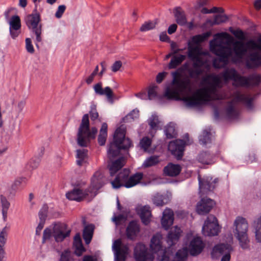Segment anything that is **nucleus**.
<instances>
[{
  "label": "nucleus",
  "instance_id": "obj_1",
  "mask_svg": "<svg viewBox=\"0 0 261 261\" xmlns=\"http://www.w3.org/2000/svg\"><path fill=\"white\" fill-rule=\"evenodd\" d=\"M125 130L119 127L115 132L113 141L111 142L108 149V157L110 160L108 163L110 174L114 176L125 165V158L123 156L112 161L115 157L119 155L121 150H127L132 145L130 140L125 138Z\"/></svg>",
  "mask_w": 261,
  "mask_h": 261
},
{
  "label": "nucleus",
  "instance_id": "obj_2",
  "mask_svg": "<svg viewBox=\"0 0 261 261\" xmlns=\"http://www.w3.org/2000/svg\"><path fill=\"white\" fill-rule=\"evenodd\" d=\"M106 178L103 173L96 171L91 178L90 186L83 190L79 188H75L67 192L66 196L71 200L81 201L84 199L91 200L97 194V191L105 184Z\"/></svg>",
  "mask_w": 261,
  "mask_h": 261
},
{
  "label": "nucleus",
  "instance_id": "obj_3",
  "mask_svg": "<svg viewBox=\"0 0 261 261\" xmlns=\"http://www.w3.org/2000/svg\"><path fill=\"white\" fill-rule=\"evenodd\" d=\"M162 236L156 233L151 240L150 247L154 253H157L161 261H169V256L165 248L162 245ZM187 254L186 249L179 250L176 253L174 260L172 261H184Z\"/></svg>",
  "mask_w": 261,
  "mask_h": 261
},
{
  "label": "nucleus",
  "instance_id": "obj_4",
  "mask_svg": "<svg viewBox=\"0 0 261 261\" xmlns=\"http://www.w3.org/2000/svg\"><path fill=\"white\" fill-rule=\"evenodd\" d=\"M97 129L95 127H90L89 115L86 114L82 117L77 135V143L81 147H87L91 141L95 138Z\"/></svg>",
  "mask_w": 261,
  "mask_h": 261
},
{
  "label": "nucleus",
  "instance_id": "obj_5",
  "mask_svg": "<svg viewBox=\"0 0 261 261\" xmlns=\"http://www.w3.org/2000/svg\"><path fill=\"white\" fill-rule=\"evenodd\" d=\"M203 55L201 48L198 46H194L188 43V56L192 61V67L194 69H190L189 72L191 76L200 75L203 72L202 67L206 64V61L200 56Z\"/></svg>",
  "mask_w": 261,
  "mask_h": 261
},
{
  "label": "nucleus",
  "instance_id": "obj_6",
  "mask_svg": "<svg viewBox=\"0 0 261 261\" xmlns=\"http://www.w3.org/2000/svg\"><path fill=\"white\" fill-rule=\"evenodd\" d=\"M222 99L221 95L216 94L212 95L205 91H202V89L198 91L192 96H185L182 100L188 107H195L206 104L213 100Z\"/></svg>",
  "mask_w": 261,
  "mask_h": 261
},
{
  "label": "nucleus",
  "instance_id": "obj_7",
  "mask_svg": "<svg viewBox=\"0 0 261 261\" xmlns=\"http://www.w3.org/2000/svg\"><path fill=\"white\" fill-rule=\"evenodd\" d=\"M224 239L225 243L218 244L214 246L211 253L213 259H218L222 256L221 261H230V253L233 251L232 246L233 244V237L230 233L227 234Z\"/></svg>",
  "mask_w": 261,
  "mask_h": 261
},
{
  "label": "nucleus",
  "instance_id": "obj_8",
  "mask_svg": "<svg viewBox=\"0 0 261 261\" xmlns=\"http://www.w3.org/2000/svg\"><path fill=\"white\" fill-rule=\"evenodd\" d=\"M248 48L261 50V38L258 39L257 43L252 40L246 43L243 41H235L233 43L232 50L236 60L241 61L247 54Z\"/></svg>",
  "mask_w": 261,
  "mask_h": 261
},
{
  "label": "nucleus",
  "instance_id": "obj_9",
  "mask_svg": "<svg viewBox=\"0 0 261 261\" xmlns=\"http://www.w3.org/2000/svg\"><path fill=\"white\" fill-rule=\"evenodd\" d=\"M41 20L40 13L37 11V6L32 14L28 15L25 18L26 24L29 29H31L36 35V45L37 43L42 40L41 37L42 32V25L39 24Z\"/></svg>",
  "mask_w": 261,
  "mask_h": 261
},
{
  "label": "nucleus",
  "instance_id": "obj_10",
  "mask_svg": "<svg viewBox=\"0 0 261 261\" xmlns=\"http://www.w3.org/2000/svg\"><path fill=\"white\" fill-rule=\"evenodd\" d=\"M215 38L210 42V48L212 52L219 57L221 62H226L231 56V48L224 46L221 43H217Z\"/></svg>",
  "mask_w": 261,
  "mask_h": 261
},
{
  "label": "nucleus",
  "instance_id": "obj_11",
  "mask_svg": "<svg viewBox=\"0 0 261 261\" xmlns=\"http://www.w3.org/2000/svg\"><path fill=\"white\" fill-rule=\"evenodd\" d=\"M205 247V243L200 237H194L190 241L188 248H183L181 250L186 249L187 251H189L191 255L196 256L199 255L203 250ZM188 255V254H187ZM187 256H186L184 261L186 260Z\"/></svg>",
  "mask_w": 261,
  "mask_h": 261
},
{
  "label": "nucleus",
  "instance_id": "obj_12",
  "mask_svg": "<svg viewBox=\"0 0 261 261\" xmlns=\"http://www.w3.org/2000/svg\"><path fill=\"white\" fill-rule=\"evenodd\" d=\"M198 178L199 194L201 197L209 192L212 191L215 188L216 184L218 181V179L215 178L213 180V178L211 176H204L201 178L200 175H199Z\"/></svg>",
  "mask_w": 261,
  "mask_h": 261
},
{
  "label": "nucleus",
  "instance_id": "obj_13",
  "mask_svg": "<svg viewBox=\"0 0 261 261\" xmlns=\"http://www.w3.org/2000/svg\"><path fill=\"white\" fill-rule=\"evenodd\" d=\"M203 82L206 86L202 88V91H205L212 95L217 94V89L220 87L221 83L220 77L215 74H210L204 79Z\"/></svg>",
  "mask_w": 261,
  "mask_h": 261
},
{
  "label": "nucleus",
  "instance_id": "obj_14",
  "mask_svg": "<svg viewBox=\"0 0 261 261\" xmlns=\"http://www.w3.org/2000/svg\"><path fill=\"white\" fill-rule=\"evenodd\" d=\"M112 250L114 252L115 258L117 260L124 261L128 254V247L122 243L120 239H117L113 242Z\"/></svg>",
  "mask_w": 261,
  "mask_h": 261
},
{
  "label": "nucleus",
  "instance_id": "obj_15",
  "mask_svg": "<svg viewBox=\"0 0 261 261\" xmlns=\"http://www.w3.org/2000/svg\"><path fill=\"white\" fill-rule=\"evenodd\" d=\"M134 254L137 261H152L154 258L153 254L149 253L146 246L142 243L137 244Z\"/></svg>",
  "mask_w": 261,
  "mask_h": 261
},
{
  "label": "nucleus",
  "instance_id": "obj_16",
  "mask_svg": "<svg viewBox=\"0 0 261 261\" xmlns=\"http://www.w3.org/2000/svg\"><path fill=\"white\" fill-rule=\"evenodd\" d=\"M185 142L180 139L171 141L168 145V150L177 160H180L184 154Z\"/></svg>",
  "mask_w": 261,
  "mask_h": 261
},
{
  "label": "nucleus",
  "instance_id": "obj_17",
  "mask_svg": "<svg viewBox=\"0 0 261 261\" xmlns=\"http://www.w3.org/2000/svg\"><path fill=\"white\" fill-rule=\"evenodd\" d=\"M136 211L142 223L145 226L149 225L152 218L150 207L147 205L141 206L138 207Z\"/></svg>",
  "mask_w": 261,
  "mask_h": 261
},
{
  "label": "nucleus",
  "instance_id": "obj_18",
  "mask_svg": "<svg viewBox=\"0 0 261 261\" xmlns=\"http://www.w3.org/2000/svg\"><path fill=\"white\" fill-rule=\"evenodd\" d=\"M215 203L214 201L207 197L201 198L196 206L197 212L200 215L208 213L213 207Z\"/></svg>",
  "mask_w": 261,
  "mask_h": 261
},
{
  "label": "nucleus",
  "instance_id": "obj_19",
  "mask_svg": "<svg viewBox=\"0 0 261 261\" xmlns=\"http://www.w3.org/2000/svg\"><path fill=\"white\" fill-rule=\"evenodd\" d=\"M94 91L96 95H105L109 102L111 103H113L114 94L110 87H106L102 88V84L101 82H99L93 86Z\"/></svg>",
  "mask_w": 261,
  "mask_h": 261
},
{
  "label": "nucleus",
  "instance_id": "obj_20",
  "mask_svg": "<svg viewBox=\"0 0 261 261\" xmlns=\"http://www.w3.org/2000/svg\"><path fill=\"white\" fill-rule=\"evenodd\" d=\"M9 32L11 37L16 39L20 34L21 29V20L18 15H13L9 21Z\"/></svg>",
  "mask_w": 261,
  "mask_h": 261
},
{
  "label": "nucleus",
  "instance_id": "obj_21",
  "mask_svg": "<svg viewBox=\"0 0 261 261\" xmlns=\"http://www.w3.org/2000/svg\"><path fill=\"white\" fill-rule=\"evenodd\" d=\"M130 174V170L128 169H123L116 176L115 179L111 181V184L113 188L119 189L120 187H124L125 182L128 179V176Z\"/></svg>",
  "mask_w": 261,
  "mask_h": 261
},
{
  "label": "nucleus",
  "instance_id": "obj_22",
  "mask_svg": "<svg viewBox=\"0 0 261 261\" xmlns=\"http://www.w3.org/2000/svg\"><path fill=\"white\" fill-rule=\"evenodd\" d=\"M174 213L170 208H166L163 212L161 224L163 228H169L173 223Z\"/></svg>",
  "mask_w": 261,
  "mask_h": 261
},
{
  "label": "nucleus",
  "instance_id": "obj_23",
  "mask_svg": "<svg viewBox=\"0 0 261 261\" xmlns=\"http://www.w3.org/2000/svg\"><path fill=\"white\" fill-rule=\"evenodd\" d=\"M234 233L236 238L239 242V244L243 249H248L250 247V241L247 234L246 229L240 231L239 229H235Z\"/></svg>",
  "mask_w": 261,
  "mask_h": 261
},
{
  "label": "nucleus",
  "instance_id": "obj_24",
  "mask_svg": "<svg viewBox=\"0 0 261 261\" xmlns=\"http://www.w3.org/2000/svg\"><path fill=\"white\" fill-rule=\"evenodd\" d=\"M249 60L246 63V66L250 69L261 66V55L257 52L252 53L249 56Z\"/></svg>",
  "mask_w": 261,
  "mask_h": 261
},
{
  "label": "nucleus",
  "instance_id": "obj_25",
  "mask_svg": "<svg viewBox=\"0 0 261 261\" xmlns=\"http://www.w3.org/2000/svg\"><path fill=\"white\" fill-rule=\"evenodd\" d=\"M198 161L203 164H212L215 162V155L209 151H202L199 154Z\"/></svg>",
  "mask_w": 261,
  "mask_h": 261
},
{
  "label": "nucleus",
  "instance_id": "obj_26",
  "mask_svg": "<svg viewBox=\"0 0 261 261\" xmlns=\"http://www.w3.org/2000/svg\"><path fill=\"white\" fill-rule=\"evenodd\" d=\"M143 177V174L141 172H137L131 176L129 175L128 179L124 187L126 188L133 187L139 184Z\"/></svg>",
  "mask_w": 261,
  "mask_h": 261
},
{
  "label": "nucleus",
  "instance_id": "obj_27",
  "mask_svg": "<svg viewBox=\"0 0 261 261\" xmlns=\"http://www.w3.org/2000/svg\"><path fill=\"white\" fill-rule=\"evenodd\" d=\"M181 171V167L178 165L173 164L172 163L168 164L164 168V173L166 175L169 176H176L178 175Z\"/></svg>",
  "mask_w": 261,
  "mask_h": 261
},
{
  "label": "nucleus",
  "instance_id": "obj_28",
  "mask_svg": "<svg viewBox=\"0 0 261 261\" xmlns=\"http://www.w3.org/2000/svg\"><path fill=\"white\" fill-rule=\"evenodd\" d=\"M176 22L181 26L185 25L187 23V19L185 12L180 7H177L173 10Z\"/></svg>",
  "mask_w": 261,
  "mask_h": 261
},
{
  "label": "nucleus",
  "instance_id": "obj_29",
  "mask_svg": "<svg viewBox=\"0 0 261 261\" xmlns=\"http://www.w3.org/2000/svg\"><path fill=\"white\" fill-rule=\"evenodd\" d=\"M234 97L237 101L244 103L248 108L251 109L252 108V98L246 96L244 94H242L239 91L234 92Z\"/></svg>",
  "mask_w": 261,
  "mask_h": 261
},
{
  "label": "nucleus",
  "instance_id": "obj_30",
  "mask_svg": "<svg viewBox=\"0 0 261 261\" xmlns=\"http://www.w3.org/2000/svg\"><path fill=\"white\" fill-rule=\"evenodd\" d=\"M187 56L185 55L179 54L174 55L168 64L170 69H175L186 59Z\"/></svg>",
  "mask_w": 261,
  "mask_h": 261
},
{
  "label": "nucleus",
  "instance_id": "obj_31",
  "mask_svg": "<svg viewBox=\"0 0 261 261\" xmlns=\"http://www.w3.org/2000/svg\"><path fill=\"white\" fill-rule=\"evenodd\" d=\"M232 85L236 87H249L251 86V84L247 76H242L238 73Z\"/></svg>",
  "mask_w": 261,
  "mask_h": 261
},
{
  "label": "nucleus",
  "instance_id": "obj_32",
  "mask_svg": "<svg viewBox=\"0 0 261 261\" xmlns=\"http://www.w3.org/2000/svg\"><path fill=\"white\" fill-rule=\"evenodd\" d=\"M211 35V32H207L202 34L195 35L191 38L188 43H190L192 45H198L206 40Z\"/></svg>",
  "mask_w": 261,
  "mask_h": 261
},
{
  "label": "nucleus",
  "instance_id": "obj_33",
  "mask_svg": "<svg viewBox=\"0 0 261 261\" xmlns=\"http://www.w3.org/2000/svg\"><path fill=\"white\" fill-rule=\"evenodd\" d=\"M48 207L47 204H44L39 212L38 216L39 222L36 228H43L45 222L48 212Z\"/></svg>",
  "mask_w": 261,
  "mask_h": 261
},
{
  "label": "nucleus",
  "instance_id": "obj_34",
  "mask_svg": "<svg viewBox=\"0 0 261 261\" xmlns=\"http://www.w3.org/2000/svg\"><path fill=\"white\" fill-rule=\"evenodd\" d=\"M238 73V72L234 68H227L221 73V75L225 82L228 81H232L233 82Z\"/></svg>",
  "mask_w": 261,
  "mask_h": 261
},
{
  "label": "nucleus",
  "instance_id": "obj_35",
  "mask_svg": "<svg viewBox=\"0 0 261 261\" xmlns=\"http://www.w3.org/2000/svg\"><path fill=\"white\" fill-rule=\"evenodd\" d=\"M219 225L215 216L210 215L205 220L202 228H219Z\"/></svg>",
  "mask_w": 261,
  "mask_h": 261
},
{
  "label": "nucleus",
  "instance_id": "obj_36",
  "mask_svg": "<svg viewBox=\"0 0 261 261\" xmlns=\"http://www.w3.org/2000/svg\"><path fill=\"white\" fill-rule=\"evenodd\" d=\"M181 233V229H174V231H171L169 232L167 242L170 246H172L179 239L180 234Z\"/></svg>",
  "mask_w": 261,
  "mask_h": 261
},
{
  "label": "nucleus",
  "instance_id": "obj_37",
  "mask_svg": "<svg viewBox=\"0 0 261 261\" xmlns=\"http://www.w3.org/2000/svg\"><path fill=\"white\" fill-rule=\"evenodd\" d=\"M169 201L168 196L166 195L157 193L152 198V202L156 206H163Z\"/></svg>",
  "mask_w": 261,
  "mask_h": 261
},
{
  "label": "nucleus",
  "instance_id": "obj_38",
  "mask_svg": "<svg viewBox=\"0 0 261 261\" xmlns=\"http://www.w3.org/2000/svg\"><path fill=\"white\" fill-rule=\"evenodd\" d=\"M107 130L108 125L106 123L104 122L101 125L98 137V142L100 146H103L105 144L108 136Z\"/></svg>",
  "mask_w": 261,
  "mask_h": 261
},
{
  "label": "nucleus",
  "instance_id": "obj_39",
  "mask_svg": "<svg viewBox=\"0 0 261 261\" xmlns=\"http://www.w3.org/2000/svg\"><path fill=\"white\" fill-rule=\"evenodd\" d=\"M226 115L228 118L236 119L238 117L239 112L236 110L231 101H229L226 109Z\"/></svg>",
  "mask_w": 261,
  "mask_h": 261
},
{
  "label": "nucleus",
  "instance_id": "obj_40",
  "mask_svg": "<svg viewBox=\"0 0 261 261\" xmlns=\"http://www.w3.org/2000/svg\"><path fill=\"white\" fill-rule=\"evenodd\" d=\"M164 96L168 99L178 100L179 99V92L176 88H167Z\"/></svg>",
  "mask_w": 261,
  "mask_h": 261
},
{
  "label": "nucleus",
  "instance_id": "obj_41",
  "mask_svg": "<svg viewBox=\"0 0 261 261\" xmlns=\"http://www.w3.org/2000/svg\"><path fill=\"white\" fill-rule=\"evenodd\" d=\"M233 225L236 228H248V223L246 218L238 216L233 223Z\"/></svg>",
  "mask_w": 261,
  "mask_h": 261
},
{
  "label": "nucleus",
  "instance_id": "obj_42",
  "mask_svg": "<svg viewBox=\"0 0 261 261\" xmlns=\"http://www.w3.org/2000/svg\"><path fill=\"white\" fill-rule=\"evenodd\" d=\"M87 150L85 149H77L76 150V163L78 165H83L87 156Z\"/></svg>",
  "mask_w": 261,
  "mask_h": 261
},
{
  "label": "nucleus",
  "instance_id": "obj_43",
  "mask_svg": "<svg viewBox=\"0 0 261 261\" xmlns=\"http://www.w3.org/2000/svg\"><path fill=\"white\" fill-rule=\"evenodd\" d=\"M0 198L2 207V214L4 219L5 220L7 217V213L9 208L10 203L7 198L3 195H1Z\"/></svg>",
  "mask_w": 261,
  "mask_h": 261
},
{
  "label": "nucleus",
  "instance_id": "obj_44",
  "mask_svg": "<svg viewBox=\"0 0 261 261\" xmlns=\"http://www.w3.org/2000/svg\"><path fill=\"white\" fill-rule=\"evenodd\" d=\"M215 39H226V43L228 45L232 44L233 45V42L235 41L233 38L227 33H220L215 34Z\"/></svg>",
  "mask_w": 261,
  "mask_h": 261
},
{
  "label": "nucleus",
  "instance_id": "obj_45",
  "mask_svg": "<svg viewBox=\"0 0 261 261\" xmlns=\"http://www.w3.org/2000/svg\"><path fill=\"white\" fill-rule=\"evenodd\" d=\"M211 132L210 130H204L199 137V141L201 144L206 145L211 142Z\"/></svg>",
  "mask_w": 261,
  "mask_h": 261
},
{
  "label": "nucleus",
  "instance_id": "obj_46",
  "mask_svg": "<svg viewBox=\"0 0 261 261\" xmlns=\"http://www.w3.org/2000/svg\"><path fill=\"white\" fill-rule=\"evenodd\" d=\"M160 123L158 116L156 115H152L148 119V124L152 130H157Z\"/></svg>",
  "mask_w": 261,
  "mask_h": 261
},
{
  "label": "nucleus",
  "instance_id": "obj_47",
  "mask_svg": "<svg viewBox=\"0 0 261 261\" xmlns=\"http://www.w3.org/2000/svg\"><path fill=\"white\" fill-rule=\"evenodd\" d=\"M152 140L148 137H143L140 141V146L144 151H148V149L151 146Z\"/></svg>",
  "mask_w": 261,
  "mask_h": 261
},
{
  "label": "nucleus",
  "instance_id": "obj_48",
  "mask_svg": "<svg viewBox=\"0 0 261 261\" xmlns=\"http://www.w3.org/2000/svg\"><path fill=\"white\" fill-rule=\"evenodd\" d=\"M165 132L167 138L171 139L174 138L176 135L174 124L172 123L168 124L165 127Z\"/></svg>",
  "mask_w": 261,
  "mask_h": 261
},
{
  "label": "nucleus",
  "instance_id": "obj_49",
  "mask_svg": "<svg viewBox=\"0 0 261 261\" xmlns=\"http://www.w3.org/2000/svg\"><path fill=\"white\" fill-rule=\"evenodd\" d=\"M247 77L248 78V81L250 82L251 86H258L261 82V76L259 74L252 73Z\"/></svg>",
  "mask_w": 261,
  "mask_h": 261
},
{
  "label": "nucleus",
  "instance_id": "obj_50",
  "mask_svg": "<svg viewBox=\"0 0 261 261\" xmlns=\"http://www.w3.org/2000/svg\"><path fill=\"white\" fill-rule=\"evenodd\" d=\"M159 158L156 156H151L147 158L143 163V166L147 168L155 165L159 163Z\"/></svg>",
  "mask_w": 261,
  "mask_h": 261
},
{
  "label": "nucleus",
  "instance_id": "obj_51",
  "mask_svg": "<svg viewBox=\"0 0 261 261\" xmlns=\"http://www.w3.org/2000/svg\"><path fill=\"white\" fill-rule=\"evenodd\" d=\"M126 217L123 214L114 215L112 218V221L116 226L124 223L126 220Z\"/></svg>",
  "mask_w": 261,
  "mask_h": 261
},
{
  "label": "nucleus",
  "instance_id": "obj_52",
  "mask_svg": "<svg viewBox=\"0 0 261 261\" xmlns=\"http://www.w3.org/2000/svg\"><path fill=\"white\" fill-rule=\"evenodd\" d=\"M155 23L153 21L145 22L140 28V31L146 32L154 29L155 27Z\"/></svg>",
  "mask_w": 261,
  "mask_h": 261
},
{
  "label": "nucleus",
  "instance_id": "obj_53",
  "mask_svg": "<svg viewBox=\"0 0 261 261\" xmlns=\"http://www.w3.org/2000/svg\"><path fill=\"white\" fill-rule=\"evenodd\" d=\"M93 229H83V238L85 243L88 244L91 242L93 235Z\"/></svg>",
  "mask_w": 261,
  "mask_h": 261
},
{
  "label": "nucleus",
  "instance_id": "obj_54",
  "mask_svg": "<svg viewBox=\"0 0 261 261\" xmlns=\"http://www.w3.org/2000/svg\"><path fill=\"white\" fill-rule=\"evenodd\" d=\"M89 114L91 119L92 121H94L97 119L99 116L98 113L96 110V105L93 103L91 105Z\"/></svg>",
  "mask_w": 261,
  "mask_h": 261
},
{
  "label": "nucleus",
  "instance_id": "obj_55",
  "mask_svg": "<svg viewBox=\"0 0 261 261\" xmlns=\"http://www.w3.org/2000/svg\"><path fill=\"white\" fill-rule=\"evenodd\" d=\"M157 88L158 86L155 85H152L149 87L147 94L148 99L151 100L157 96Z\"/></svg>",
  "mask_w": 261,
  "mask_h": 261
},
{
  "label": "nucleus",
  "instance_id": "obj_56",
  "mask_svg": "<svg viewBox=\"0 0 261 261\" xmlns=\"http://www.w3.org/2000/svg\"><path fill=\"white\" fill-rule=\"evenodd\" d=\"M202 233L205 236L214 237L219 234V229H202Z\"/></svg>",
  "mask_w": 261,
  "mask_h": 261
},
{
  "label": "nucleus",
  "instance_id": "obj_57",
  "mask_svg": "<svg viewBox=\"0 0 261 261\" xmlns=\"http://www.w3.org/2000/svg\"><path fill=\"white\" fill-rule=\"evenodd\" d=\"M126 234L128 239L134 240L139 232L140 229H125Z\"/></svg>",
  "mask_w": 261,
  "mask_h": 261
},
{
  "label": "nucleus",
  "instance_id": "obj_58",
  "mask_svg": "<svg viewBox=\"0 0 261 261\" xmlns=\"http://www.w3.org/2000/svg\"><path fill=\"white\" fill-rule=\"evenodd\" d=\"M40 159L39 158H33L31 159L28 164V169H34L36 168L39 165Z\"/></svg>",
  "mask_w": 261,
  "mask_h": 261
},
{
  "label": "nucleus",
  "instance_id": "obj_59",
  "mask_svg": "<svg viewBox=\"0 0 261 261\" xmlns=\"http://www.w3.org/2000/svg\"><path fill=\"white\" fill-rule=\"evenodd\" d=\"M227 20V17L226 15H216L215 16L213 20V24H219L225 22Z\"/></svg>",
  "mask_w": 261,
  "mask_h": 261
},
{
  "label": "nucleus",
  "instance_id": "obj_60",
  "mask_svg": "<svg viewBox=\"0 0 261 261\" xmlns=\"http://www.w3.org/2000/svg\"><path fill=\"white\" fill-rule=\"evenodd\" d=\"M70 233V230L68 229L65 233L62 231H60L56 236L55 239L57 242L62 241L66 237H68Z\"/></svg>",
  "mask_w": 261,
  "mask_h": 261
},
{
  "label": "nucleus",
  "instance_id": "obj_61",
  "mask_svg": "<svg viewBox=\"0 0 261 261\" xmlns=\"http://www.w3.org/2000/svg\"><path fill=\"white\" fill-rule=\"evenodd\" d=\"M231 33L238 39L242 41L245 39V34L244 32L240 29L236 30H230Z\"/></svg>",
  "mask_w": 261,
  "mask_h": 261
},
{
  "label": "nucleus",
  "instance_id": "obj_62",
  "mask_svg": "<svg viewBox=\"0 0 261 261\" xmlns=\"http://www.w3.org/2000/svg\"><path fill=\"white\" fill-rule=\"evenodd\" d=\"M172 74L173 77V84L177 87L181 81V80L180 79L181 73L178 71H175L172 72Z\"/></svg>",
  "mask_w": 261,
  "mask_h": 261
},
{
  "label": "nucleus",
  "instance_id": "obj_63",
  "mask_svg": "<svg viewBox=\"0 0 261 261\" xmlns=\"http://www.w3.org/2000/svg\"><path fill=\"white\" fill-rule=\"evenodd\" d=\"M66 6L64 5H60L55 13V16L57 18H60L66 10Z\"/></svg>",
  "mask_w": 261,
  "mask_h": 261
},
{
  "label": "nucleus",
  "instance_id": "obj_64",
  "mask_svg": "<svg viewBox=\"0 0 261 261\" xmlns=\"http://www.w3.org/2000/svg\"><path fill=\"white\" fill-rule=\"evenodd\" d=\"M60 261H72L70 252L68 251H64L61 255Z\"/></svg>",
  "mask_w": 261,
  "mask_h": 261
}]
</instances>
